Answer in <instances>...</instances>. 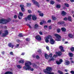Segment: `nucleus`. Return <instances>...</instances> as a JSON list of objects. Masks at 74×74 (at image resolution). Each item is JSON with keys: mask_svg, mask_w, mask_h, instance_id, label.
I'll use <instances>...</instances> for the list:
<instances>
[{"mask_svg": "<svg viewBox=\"0 0 74 74\" xmlns=\"http://www.w3.org/2000/svg\"><path fill=\"white\" fill-rule=\"evenodd\" d=\"M64 20H65V21H67V18L65 17L64 18Z\"/></svg>", "mask_w": 74, "mask_h": 74, "instance_id": "6e6d98bb", "label": "nucleus"}, {"mask_svg": "<svg viewBox=\"0 0 74 74\" xmlns=\"http://www.w3.org/2000/svg\"><path fill=\"white\" fill-rule=\"evenodd\" d=\"M40 24L41 25H42V22H41L40 23Z\"/></svg>", "mask_w": 74, "mask_h": 74, "instance_id": "774afa93", "label": "nucleus"}, {"mask_svg": "<svg viewBox=\"0 0 74 74\" xmlns=\"http://www.w3.org/2000/svg\"><path fill=\"white\" fill-rule=\"evenodd\" d=\"M62 14L63 16H65L66 14V12H65L64 11H62Z\"/></svg>", "mask_w": 74, "mask_h": 74, "instance_id": "a211bd4d", "label": "nucleus"}, {"mask_svg": "<svg viewBox=\"0 0 74 74\" xmlns=\"http://www.w3.org/2000/svg\"><path fill=\"white\" fill-rule=\"evenodd\" d=\"M14 17L15 19H16V18H17V16L16 15H14Z\"/></svg>", "mask_w": 74, "mask_h": 74, "instance_id": "49530a36", "label": "nucleus"}, {"mask_svg": "<svg viewBox=\"0 0 74 74\" xmlns=\"http://www.w3.org/2000/svg\"><path fill=\"white\" fill-rule=\"evenodd\" d=\"M52 53L50 54L49 55V57H50V58H52Z\"/></svg>", "mask_w": 74, "mask_h": 74, "instance_id": "09e8293b", "label": "nucleus"}, {"mask_svg": "<svg viewBox=\"0 0 74 74\" xmlns=\"http://www.w3.org/2000/svg\"><path fill=\"white\" fill-rule=\"evenodd\" d=\"M23 13L21 12H19V16H18V18L19 19H21V18L20 17V16H23Z\"/></svg>", "mask_w": 74, "mask_h": 74, "instance_id": "9d476101", "label": "nucleus"}, {"mask_svg": "<svg viewBox=\"0 0 74 74\" xmlns=\"http://www.w3.org/2000/svg\"><path fill=\"white\" fill-rule=\"evenodd\" d=\"M19 44H17L15 46L16 48H18V47H19Z\"/></svg>", "mask_w": 74, "mask_h": 74, "instance_id": "a18cd8bd", "label": "nucleus"}, {"mask_svg": "<svg viewBox=\"0 0 74 74\" xmlns=\"http://www.w3.org/2000/svg\"><path fill=\"white\" fill-rule=\"evenodd\" d=\"M32 65L31 62L26 61L25 63V66L23 67V68L25 70H31V71H33L34 70L33 69H31L30 65Z\"/></svg>", "mask_w": 74, "mask_h": 74, "instance_id": "f257e3e1", "label": "nucleus"}, {"mask_svg": "<svg viewBox=\"0 0 74 74\" xmlns=\"http://www.w3.org/2000/svg\"><path fill=\"white\" fill-rule=\"evenodd\" d=\"M36 57L37 59H40V57L38 55L36 56Z\"/></svg>", "mask_w": 74, "mask_h": 74, "instance_id": "a19ab883", "label": "nucleus"}, {"mask_svg": "<svg viewBox=\"0 0 74 74\" xmlns=\"http://www.w3.org/2000/svg\"><path fill=\"white\" fill-rule=\"evenodd\" d=\"M61 30H62V32H65L66 30L64 27H62L61 28Z\"/></svg>", "mask_w": 74, "mask_h": 74, "instance_id": "393cba45", "label": "nucleus"}, {"mask_svg": "<svg viewBox=\"0 0 74 74\" xmlns=\"http://www.w3.org/2000/svg\"><path fill=\"white\" fill-rule=\"evenodd\" d=\"M16 67L18 69H21V68H22V66H21L19 65H17Z\"/></svg>", "mask_w": 74, "mask_h": 74, "instance_id": "2f4dec72", "label": "nucleus"}, {"mask_svg": "<svg viewBox=\"0 0 74 74\" xmlns=\"http://www.w3.org/2000/svg\"><path fill=\"white\" fill-rule=\"evenodd\" d=\"M8 45L9 47H11L12 48H13V47H14V44L11 43L9 44Z\"/></svg>", "mask_w": 74, "mask_h": 74, "instance_id": "ddd939ff", "label": "nucleus"}, {"mask_svg": "<svg viewBox=\"0 0 74 74\" xmlns=\"http://www.w3.org/2000/svg\"><path fill=\"white\" fill-rule=\"evenodd\" d=\"M13 73L11 72L7 71L4 74H13Z\"/></svg>", "mask_w": 74, "mask_h": 74, "instance_id": "6ab92c4d", "label": "nucleus"}, {"mask_svg": "<svg viewBox=\"0 0 74 74\" xmlns=\"http://www.w3.org/2000/svg\"><path fill=\"white\" fill-rule=\"evenodd\" d=\"M28 13H29V14L32 13V11L30 10H28Z\"/></svg>", "mask_w": 74, "mask_h": 74, "instance_id": "c03bdc74", "label": "nucleus"}, {"mask_svg": "<svg viewBox=\"0 0 74 74\" xmlns=\"http://www.w3.org/2000/svg\"><path fill=\"white\" fill-rule=\"evenodd\" d=\"M26 4L27 7H30L31 6V4L30 3H27Z\"/></svg>", "mask_w": 74, "mask_h": 74, "instance_id": "72a5a7b5", "label": "nucleus"}, {"mask_svg": "<svg viewBox=\"0 0 74 74\" xmlns=\"http://www.w3.org/2000/svg\"><path fill=\"white\" fill-rule=\"evenodd\" d=\"M38 27V25L37 24H35L34 26V28L35 29H37Z\"/></svg>", "mask_w": 74, "mask_h": 74, "instance_id": "5701e85b", "label": "nucleus"}, {"mask_svg": "<svg viewBox=\"0 0 74 74\" xmlns=\"http://www.w3.org/2000/svg\"><path fill=\"white\" fill-rule=\"evenodd\" d=\"M68 19L69 21H71V16H69Z\"/></svg>", "mask_w": 74, "mask_h": 74, "instance_id": "7c9ffc66", "label": "nucleus"}, {"mask_svg": "<svg viewBox=\"0 0 74 74\" xmlns=\"http://www.w3.org/2000/svg\"><path fill=\"white\" fill-rule=\"evenodd\" d=\"M10 18H9L8 20L2 19H0V23H3V24H6L7 22H9L10 21Z\"/></svg>", "mask_w": 74, "mask_h": 74, "instance_id": "f03ea898", "label": "nucleus"}, {"mask_svg": "<svg viewBox=\"0 0 74 74\" xmlns=\"http://www.w3.org/2000/svg\"><path fill=\"white\" fill-rule=\"evenodd\" d=\"M54 60V58H51L49 60L50 61H53V60Z\"/></svg>", "mask_w": 74, "mask_h": 74, "instance_id": "37998d69", "label": "nucleus"}, {"mask_svg": "<svg viewBox=\"0 0 74 74\" xmlns=\"http://www.w3.org/2000/svg\"><path fill=\"white\" fill-rule=\"evenodd\" d=\"M63 62V60L62 59H60V62L58 61H56V63L57 64H61V63Z\"/></svg>", "mask_w": 74, "mask_h": 74, "instance_id": "9b49d317", "label": "nucleus"}, {"mask_svg": "<svg viewBox=\"0 0 74 74\" xmlns=\"http://www.w3.org/2000/svg\"><path fill=\"white\" fill-rule=\"evenodd\" d=\"M44 29H46V28H47V25H45L44 26Z\"/></svg>", "mask_w": 74, "mask_h": 74, "instance_id": "13d9d810", "label": "nucleus"}, {"mask_svg": "<svg viewBox=\"0 0 74 74\" xmlns=\"http://www.w3.org/2000/svg\"><path fill=\"white\" fill-rule=\"evenodd\" d=\"M27 26H29V28L30 29H31V28H32V27H31V26H30V25L29 24H27Z\"/></svg>", "mask_w": 74, "mask_h": 74, "instance_id": "3c124183", "label": "nucleus"}, {"mask_svg": "<svg viewBox=\"0 0 74 74\" xmlns=\"http://www.w3.org/2000/svg\"><path fill=\"white\" fill-rule=\"evenodd\" d=\"M54 3H55V2L53 1H50V4H54Z\"/></svg>", "mask_w": 74, "mask_h": 74, "instance_id": "c9c22d12", "label": "nucleus"}, {"mask_svg": "<svg viewBox=\"0 0 74 74\" xmlns=\"http://www.w3.org/2000/svg\"><path fill=\"white\" fill-rule=\"evenodd\" d=\"M18 36V37H23V35L22 34L20 33L19 34Z\"/></svg>", "mask_w": 74, "mask_h": 74, "instance_id": "f704fd0d", "label": "nucleus"}, {"mask_svg": "<svg viewBox=\"0 0 74 74\" xmlns=\"http://www.w3.org/2000/svg\"><path fill=\"white\" fill-rule=\"evenodd\" d=\"M39 34L40 35H42V32H40Z\"/></svg>", "mask_w": 74, "mask_h": 74, "instance_id": "5fc2aeb1", "label": "nucleus"}, {"mask_svg": "<svg viewBox=\"0 0 74 74\" xmlns=\"http://www.w3.org/2000/svg\"><path fill=\"white\" fill-rule=\"evenodd\" d=\"M51 36L50 35H49L47 37L45 38V41L46 42H47V43L48 42H49V40H48V39H49V38H51Z\"/></svg>", "mask_w": 74, "mask_h": 74, "instance_id": "20e7f679", "label": "nucleus"}, {"mask_svg": "<svg viewBox=\"0 0 74 74\" xmlns=\"http://www.w3.org/2000/svg\"><path fill=\"white\" fill-rule=\"evenodd\" d=\"M71 50L72 52H73L74 51V47H71Z\"/></svg>", "mask_w": 74, "mask_h": 74, "instance_id": "4c0bfd02", "label": "nucleus"}, {"mask_svg": "<svg viewBox=\"0 0 74 74\" xmlns=\"http://www.w3.org/2000/svg\"><path fill=\"white\" fill-rule=\"evenodd\" d=\"M45 56L46 59H48V58H49V56L47 54H45Z\"/></svg>", "mask_w": 74, "mask_h": 74, "instance_id": "4be33fe9", "label": "nucleus"}, {"mask_svg": "<svg viewBox=\"0 0 74 74\" xmlns=\"http://www.w3.org/2000/svg\"><path fill=\"white\" fill-rule=\"evenodd\" d=\"M38 52H39V53H41V50H38Z\"/></svg>", "mask_w": 74, "mask_h": 74, "instance_id": "4d7b16f0", "label": "nucleus"}, {"mask_svg": "<svg viewBox=\"0 0 74 74\" xmlns=\"http://www.w3.org/2000/svg\"><path fill=\"white\" fill-rule=\"evenodd\" d=\"M36 39H37V40L38 41H41V38L40 36L39 35L36 36Z\"/></svg>", "mask_w": 74, "mask_h": 74, "instance_id": "0eeeda50", "label": "nucleus"}, {"mask_svg": "<svg viewBox=\"0 0 74 74\" xmlns=\"http://www.w3.org/2000/svg\"><path fill=\"white\" fill-rule=\"evenodd\" d=\"M51 18L53 21H55L56 20V18L54 16H52Z\"/></svg>", "mask_w": 74, "mask_h": 74, "instance_id": "dca6fc26", "label": "nucleus"}, {"mask_svg": "<svg viewBox=\"0 0 74 74\" xmlns=\"http://www.w3.org/2000/svg\"><path fill=\"white\" fill-rule=\"evenodd\" d=\"M32 19L34 21H36L37 19V17L34 15H33L32 16Z\"/></svg>", "mask_w": 74, "mask_h": 74, "instance_id": "f8f14e48", "label": "nucleus"}, {"mask_svg": "<svg viewBox=\"0 0 74 74\" xmlns=\"http://www.w3.org/2000/svg\"><path fill=\"white\" fill-rule=\"evenodd\" d=\"M64 64L65 65H69L70 64V62L68 61H66L65 62Z\"/></svg>", "mask_w": 74, "mask_h": 74, "instance_id": "412c9836", "label": "nucleus"}, {"mask_svg": "<svg viewBox=\"0 0 74 74\" xmlns=\"http://www.w3.org/2000/svg\"><path fill=\"white\" fill-rule=\"evenodd\" d=\"M10 54L11 55H14V54H13V52H11L10 53Z\"/></svg>", "mask_w": 74, "mask_h": 74, "instance_id": "8fccbe9b", "label": "nucleus"}, {"mask_svg": "<svg viewBox=\"0 0 74 74\" xmlns=\"http://www.w3.org/2000/svg\"><path fill=\"white\" fill-rule=\"evenodd\" d=\"M46 49H47V50H49V47H46Z\"/></svg>", "mask_w": 74, "mask_h": 74, "instance_id": "052dcab7", "label": "nucleus"}, {"mask_svg": "<svg viewBox=\"0 0 74 74\" xmlns=\"http://www.w3.org/2000/svg\"><path fill=\"white\" fill-rule=\"evenodd\" d=\"M4 32L5 34L6 35V36L8 34V30H5L4 31Z\"/></svg>", "mask_w": 74, "mask_h": 74, "instance_id": "aec40b11", "label": "nucleus"}, {"mask_svg": "<svg viewBox=\"0 0 74 74\" xmlns=\"http://www.w3.org/2000/svg\"><path fill=\"white\" fill-rule=\"evenodd\" d=\"M38 13H41V12L39 11H38Z\"/></svg>", "mask_w": 74, "mask_h": 74, "instance_id": "69168bd1", "label": "nucleus"}, {"mask_svg": "<svg viewBox=\"0 0 74 74\" xmlns=\"http://www.w3.org/2000/svg\"><path fill=\"white\" fill-rule=\"evenodd\" d=\"M60 30H61L60 29H59V28H58L57 29V32L58 33H60Z\"/></svg>", "mask_w": 74, "mask_h": 74, "instance_id": "e433bc0d", "label": "nucleus"}, {"mask_svg": "<svg viewBox=\"0 0 74 74\" xmlns=\"http://www.w3.org/2000/svg\"><path fill=\"white\" fill-rule=\"evenodd\" d=\"M54 36L56 37V41H59L61 40V36H59V35L57 34H55Z\"/></svg>", "mask_w": 74, "mask_h": 74, "instance_id": "7ed1b4c3", "label": "nucleus"}, {"mask_svg": "<svg viewBox=\"0 0 74 74\" xmlns=\"http://www.w3.org/2000/svg\"><path fill=\"white\" fill-rule=\"evenodd\" d=\"M26 40L27 41H30V39H29L28 38H26Z\"/></svg>", "mask_w": 74, "mask_h": 74, "instance_id": "de8ad7c7", "label": "nucleus"}, {"mask_svg": "<svg viewBox=\"0 0 74 74\" xmlns=\"http://www.w3.org/2000/svg\"><path fill=\"white\" fill-rule=\"evenodd\" d=\"M52 21H51V20L50 19V20H49L48 21H47V22L48 23H51V22Z\"/></svg>", "mask_w": 74, "mask_h": 74, "instance_id": "79ce46f5", "label": "nucleus"}, {"mask_svg": "<svg viewBox=\"0 0 74 74\" xmlns=\"http://www.w3.org/2000/svg\"><path fill=\"white\" fill-rule=\"evenodd\" d=\"M71 73L72 74H74V71H71Z\"/></svg>", "mask_w": 74, "mask_h": 74, "instance_id": "603ef678", "label": "nucleus"}, {"mask_svg": "<svg viewBox=\"0 0 74 74\" xmlns=\"http://www.w3.org/2000/svg\"><path fill=\"white\" fill-rule=\"evenodd\" d=\"M32 14L29 15L28 16V17L27 18H25V20H27V19H28V20H29V21H30L32 20V18H31V17H32Z\"/></svg>", "mask_w": 74, "mask_h": 74, "instance_id": "1a4fd4ad", "label": "nucleus"}, {"mask_svg": "<svg viewBox=\"0 0 74 74\" xmlns=\"http://www.w3.org/2000/svg\"><path fill=\"white\" fill-rule=\"evenodd\" d=\"M50 43L51 44L53 45V44H54L55 43V40H54L52 38H50Z\"/></svg>", "mask_w": 74, "mask_h": 74, "instance_id": "423d86ee", "label": "nucleus"}, {"mask_svg": "<svg viewBox=\"0 0 74 74\" xmlns=\"http://www.w3.org/2000/svg\"><path fill=\"white\" fill-rule=\"evenodd\" d=\"M64 5L66 7H69V5L68 3H65L64 4Z\"/></svg>", "mask_w": 74, "mask_h": 74, "instance_id": "473e14b6", "label": "nucleus"}, {"mask_svg": "<svg viewBox=\"0 0 74 74\" xmlns=\"http://www.w3.org/2000/svg\"><path fill=\"white\" fill-rule=\"evenodd\" d=\"M64 22L63 21H60L59 23H58V25H61L62 24H63V23H64Z\"/></svg>", "mask_w": 74, "mask_h": 74, "instance_id": "b1692460", "label": "nucleus"}, {"mask_svg": "<svg viewBox=\"0 0 74 74\" xmlns=\"http://www.w3.org/2000/svg\"><path fill=\"white\" fill-rule=\"evenodd\" d=\"M59 48L61 49V51L62 52H64V49H63V47L62 46H60L59 47Z\"/></svg>", "mask_w": 74, "mask_h": 74, "instance_id": "2eb2a0df", "label": "nucleus"}, {"mask_svg": "<svg viewBox=\"0 0 74 74\" xmlns=\"http://www.w3.org/2000/svg\"><path fill=\"white\" fill-rule=\"evenodd\" d=\"M71 2H74V0H71Z\"/></svg>", "mask_w": 74, "mask_h": 74, "instance_id": "338daca9", "label": "nucleus"}, {"mask_svg": "<svg viewBox=\"0 0 74 74\" xmlns=\"http://www.w3.org/2000/svg\"><path fill=\"white\" fill-rule=\"evenodd\" d=\"M68 36L69 37H70V38H73V35L71 34H69L68 35Z\"/></svg>", "mask_w": 74, "mask_h": 74, "instance_id": "f3484780", "label": "nucleus"}, {"mask_svg": "<svg viewBox=\"0 0 74 74\" xmlns=\"http://www.w3.org/2000/svg\"><path fill=\"white\" fill-rule=\"evenodd\" d=\"M20 7L21 8V10L23 12H24V11H25V9H24V5H21Z\"/></svg>", "mask_w": 74, "mask_h": 74, "instance_id": "6e6552de", "label": "nucleus"}, {"mask_svg": "<svg viewBox=\"0 0 74 74\" xmlns=\"http://www.w3.org/2000/svg\"><path fill=\"white\" fill-rule=\"evenodd\" d=\"M32 2H33L34 4H35L38 7H39L40 6V5L38 4V3L37 2L36 0H32Z\"/></svg>", "mask_w": 74, "mask_h": 74, "instance_id": "39448f33", "label": "nucleus"}, {"mask_svg": "<svg viewBox=\"0 0 74 74\" xmlns=\"http://www.w3.org/2000/svg\"><path fill=\"white\" fill-rule=\"evenodd\" d=\"M35 55H34V54L32 55V57L33 58H35Z\"/></svg>", "mask_w": 74, "mask_h": 74, "instance_id": "0e129e2a", "label": "nucleus"}, {"mask_svg": "<svg viewBox=\"0 0 74 74\" xmlns=\"http://www.w3.org/2000/svg\"><path fill=\"white\" fill-rule=\"evenodd\" d=\"M61 6L60 5H56V7L57 8H60Z\"/></svg>", "mask_w": 74, "mask_h": 74, "instance_id": "c756f323", "label": "nucleus"}, {"mask_svg": "<svg viewBox=\"0 0 74 74\" xmlns=\"http://www.w3.org/2000/svg\"><path fill=\"white\" fill-rule=\"evenodd\" d=\"M33 67H35V68H38V66H37V65H36V64H33Z\"/></svg>", "mask_w": 74, "mask_h": 74, "instance_id": "bb28decb", "label": "nucleus"}, {"mask_svg": "<svg viewBox=\"0 0 74 74\" xmlns=\"http://www.w3.org/2000/svg\"><path fill=\"white\" fill-rule=\"evenodd\" d=\"M19 63H24V60H21L19 61Z\"/></svg>", "mask_w": 74, "mask_h": 74, "instance_id": "cd10ccee", "label": "nucleus"}, {"mask_svg": "<svg viewBox=\"0 0 74 74\" xmlns=\"http://www.w3.org/2000/svg\"><path fill=\"white\" fill-rule=\"evenodd\" d=\"M58 73H59L60 74H63V72L60 71H58Z\"/></svg>", "mask_w": 74, "mask_h": 74, "instance_id": "58836bf2", "label": "nucleus"}, {"mask_svg": "<svg viewBox=\"0 0 74 74\" xmlns=\"http://www.w3.org/2000/svg\"><path fill=\"white\" fill-rule=\"evenodd\" d=\"M6 36H7L5 34V33H3L2 34L1 36L2 37H5Z\"/></svg>", "mask_w": 74, "mask_h": 74, "instance_id": "a878e982", "label": "nucleus"}, {"mask_svg": "<svg viewBox=\"0 0 74 74\" xmlns=\"http://www.w3.org/2000/svg\"><path fill=\"white\" fill-rule=\"evenodd\" d=\"M49 29H52V27H51V26H49Z\"/></svg>", "mask_w": 74, "mask_h": 74, "instance_id": "bf43d9fd", "label": "nucleus"}, {"mask_svg": "<svg viewBox=\"0 0 74 74\" xmlns=\"http://www.w3.org/2000/svg\"><path fill=\"white\" fill-rule=\"evenodd\" d=\"M39 15L40 16H43V15H44L43 13H40Z\"/></svg>", "mask_w": 74, "mask_h": 74, "instance_id": "ea45409f", "label": "nucleus"}, {"mask_svg": "<svg viewBox=\"0 0 74 74\" xmlns=\"http://www.w3.org/2000/svg\"><path fill=\"white\" fill-rule=\"evenodd\" d=\"M69 55L70 57H73V54L72 53H69Z\"/></svg>", "mask_w": 74, "mask_h": 74, "instance_id": "c85d7f7f", "label": "nucleus"}, {"mask_svg": "<svg viewBox=\"0 0 74 74\" xmlns=\"http://www.w3.org/2000/svg\"><path fill=\"white\" fill-rule=\"evenodd\" d=\"M42 22H43V23H46V22H45V21H43Z\"/></svg>", "mask_w": 74, "mask_h": 74, "instance_id": "e2e57ef3", "label": "nucleus"}, {"mask_svg": "<svg viewBox=\"0 0 74 74\" xmlns=\"http://www.w3.org/2000/svg\"><path fill=\"white\" fill-rule=\"evenodd\" d=\"M25 53H22V54H21V55H25Z\"/></svg>", "mask_w": 74, "mask_h": 74, "instance_id": "680f3d73", "label": "nucleus"}, {"mask_svg": "<svg viewBox=\"0 0 74 74\" xmlns=\"http://www.w3.org/2000/svg\"><path fill=\"white\" fill-rule=\"evenodd\" d=\"M53 57L54 58H56L58 57V56L56 55H54Z\"/></svg>", "mask_w": 74, "mask_h": 74, "instance_id": "864d4df0", "label": "nucleus"}, {"mask_svg": "<svg viewBox=\"0 0 74 74\" xmlns=\"http://www.w3.org/2000/svg\"><path fill=\"white\" fill-rule=\"evenodd\" d=\"M56 53H57V55H58V56H61L62 55V52L60 51H59L58 52H56Z\"/></svg>", "mask_w": 74, "mask_h": 74, "instance_id": "4468645a", "label": "nucleus"}]
</instances>
